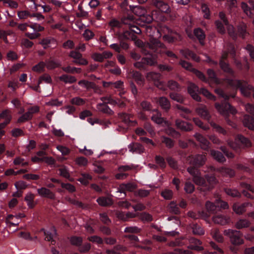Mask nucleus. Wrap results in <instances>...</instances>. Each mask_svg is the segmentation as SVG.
Masks as SVG:
<instances>
[{
    "label": "nucleus",
    "mask_w": 254,
    "mask_h": 254,
    "mask_svg": "<svg viewBox=\"0 0 254 254\" xmlns=\"http://www.w3.org/2000/svg\"><path fill=\"white\" fill-rule=\"evenodd\" d=\"M145 47L149 48L154 51H156L158 48H165V46L157 39L151 38L149 42L147 44Z\"/></svg>",
    "instance_id": "obj_17"
},
{
    "label": "nucleus",
    "mask_w": 254,
    "mask_h": 254,
    "mask_svg": "<svg viewBox=\"0 0 254 254\" xmlns=\"http://www.w3.org/2000/svg\"><path fill=\"white\" fill-rule=\"evenodd\" d=\"M220 65L222 69H223L225 72L229 73H232L233 70L232 69L229 67V65L228 64L224 62L223 61L220 60Z\"/></svg>",
    "instance_id": "obj_55"
},
{
    "label": "nucleus",
    "mask_w": 254,
    "mask_h": 254,
    "mask_svg": "<svg viewBox=\"0 0 254 254\" xmlns=\"http://www.w3.org/2000/svg\"><path fill=\"white\" fill-rule=\"evenodd\" d=\"M78 84L86 90L90 89H95L96 87V85L92 82L88 81L86 80H81L78 81Z\"/></svg>",
    "instance_id": "obj_31"
},
{
    "label": "nucleus",
    "mask_w": 254,
    "mask_h": 254,
    "mask_svg": "<svg viewBox=\"0 0 254 254\" xmlns=\"http://www.w3.org/2000/svg\"><path fill=\"white\" fill-rule=\"evenodd\" d=\"M195 111L198 115L203 119L209 121L211 116L205 106H201L196 109Z\"/></svg>",
    "instance_id": "obj_19"
},
{
    "label": "nucleus",
    "mask_w": 254,
    "mask_h": 254,
    "mask_svg": "<svg viewBox=\"0 0 254 254\" xmlns=\"http://www.w3.org/2000/svg\"><path fill=\"white\" fill-rule=\"evenodd\" d=\"M197 167L192 166L188 167L187 169L188 172L193 177V178L200 173L198 170L196 168Z\"/></svg>",
    "instance_id": "obj_64"
},
{
    "label": "nucleus",
    "mask_w": 254,
    "mask_h": 254,
    "mask_svg": "<svg viewBox=\"0 0 254 254\" xmlns=\"http://www.w3.org/2000/svg\"><path fill=\"white\" fill-rule=\"evenodd\" d=\"M192 232L194 235H202L204 234V231L199 225L194 224L191 227Z\"/></svg>",
    "instance_id": "obj_43"
},
{
    "label": "nucleus",
    "mask_w": 254,
    "mask_h": 254,
    "mask_svg": "<svg viewBox=\"0 0 254 254\" xmlns=\"http://www.w3.org/2000/svg\"><path fill=\"white\" fill-rule=\"evenodd\" d=\"M170 98L177 102L182 103L184 102V98L180 94L176 93H171L170 94Z\"/></svg>",
    "instance_id": "obj_53"
},
{
    "label": "nucleus",
    "mask_w": 254,
    "mask_h": 254,
    "mask_svg": "<svg viewBox=\"0 0 254 254\" xmlns=\"http://www.w3.org/2000/svg\"><path fill=\"white\" fill-rule=\"evenodd\" d=\"M46 66L49 69H52L60 66V64L54 61L49 60L46 61Z\"/></svg>",
    "instance_id": "obj_57"
},
{
    "label": "nucleus",
    "mask_w": 254,
    "mask_h": 254,
    "mask_svg": "<svg viewBox=\"0 0 254 254\" xmlns=\"http://www.w3.org/2000/svg\"><path fill=\"white\" fill-rule=\"evenodd\" d=\"M97 109L98 111L103 113L112 115L113 111L106 104L99 103L97 105Z\"/></svg>",
    "instance_id": "obj_29"
},
{
    "label": "nucleus",
    "mask_w": 254,
    "mask_h": 254,
    "mask_svg": "<svg viewBox=\"0 0 254 254\" xmlns=\"http://www.w3.org/2000/svg\"><path fill=\"white\" fill-rule=\"evenodd\" d=\"M173 192L169 189H165L161 192V195L165 199L170 200L173 197Z\"/></svg>",
    "instance_id": "obj_47"
},
{
    "label": "nucleus",
    "mask_w": 254,
    "mask_h": 254,
    "mask_svg": "<svg viewBox=\"0 0 254 254\" xmlns=\"http://www.w3.org/2000/svg\"><path fill=\"white\" fill-rule=\"evenodd\" d=\"M168 209L169 212L174 214H177L180 213L179 208L174 201H171L169 203Z\"/></svg>",
    "instance_id": "obj_45"
},
{
    "label": "nucleus",
    "mask_w": 254,
    "mask_h": 254,
    "mask_svg": "<svg viewBox=\"0 0 254 254\" xmlns=\"http://www.w3.org/2000/svg\"><path fill=\"white\" fill-rule=\"evenodd\" d=\"M194 34L199 40L200 44L203 45V40L205 38V35L202 30L200 28H196L194 30Z\"/></svg>",
    "instance_id": "obj_38"
},
{
    "label": "nucleus",
    "mask_w": 254,
    "mask_h": 254,
    "mask_svg": "<svg viewBox=\"0 0 254 254\" xmlns=\"http://www.w3.org/2000/svg\"><path fill=\"white\" fill-rule=\"evenodd\" d=\"M221 176L226 177H233L235 175V171L230 168L221 167L217 170Z\"/></svg>",
    "instance_id": "obj_20"
},
{
    "label": "nucleus",
    "mask_w": 254,
    "mask_h": 254,
    "mask_svg": "<svg viewBox=\"0 0 254 254\" xmlns=\"http://www.w3.org/2000/svg\"><path fill=\"white\" fill-rule=\"evenodd\" d=\"M97 202L102 206H109L113 204V199L109 197H100L97 199Z\"/></svg>",
    "instance_id": "obj_24"
},
{
    "label": "nucleus",
    "mask_w": 254,
    "mask_h": 254,
    "mask_svg": "<svg viewBox=\"0 0 254 254\" xmlns=\"http://www.w3.org/2000/svg\"><path fill=\"white\" fill-rule=\"evenodd\" d=\"M193 181L196 185L202 187H207L205 180L204 178L201 177L200 173L193 178Z\"/></svg>",
    "instance_id": "obj_37"
},
{
    "label": "nucleus",
    "mask_w": 254,
    "mask_h": 254,
    "mask_svg": "<svg viewBox=\"0 0 254 254\" xmlns=\"http://www.w3.org/2000/svg\"><path fill=\"white\" fill-rule=\"evenodd\" d=\"M224 234L228 236L232 244L235 246H239L244 243L242 239L243 235L240 231L232 229H227L224 231Z\"/></svg>",
    "instance_id": "obj_2"
},
{
    "label": "nucleus",
    "mask_w": 254,
    "mask_h": 254,
    "mask_svg": "<svg viewBox=\"0 0 254 254\" xmlns=\"http://www.w3.org/2000/svg\"><path fill=\"white\" fill-rule=\"evenodd\" d=\"M35 196V195L31 192L27 193L25 196L24 200L29 208H33L36 205L34 202Z\"/></svg>",
    "instance_id": "obj_25"
},
{
    "label": "nucleus",
    "mask_w": 254,
    "mask_h": 254,
    "mask_svg": "<svg viewBox=\"0 0 254 254\" xmlns=\"http://www.w3.org/2000/svg\"><path fill=\"white\" fill-rule=\"evenodd\" d=\"M180 53L185 58L191 59L196 62L199 61V58L188 49L181 50H180Z\"/></svg>",
    "instance_id": "obj_26"
},
{
    "label": "nucleus",
    "mask_w": 254,
    "mask_h": 254,
    "mask_svg": "<svg viewBox=\"0 0 254 254\" xmlns=\"http://www.w3.org/2000/svg\"><path fill=\"white\" fill-rule=\"evenodd\" d=\"M91 176L88 174H82L81 177L78 179V181L84 185H87L89 181L91 180Z\"/></svg>",
    "instance_id": "obj_48"
},
{
    "label": "nucleus",
    "mask_w": 254,
    "mask_h": 254,
    "mask_svg": "<svg viewBox=\"0 0 254 254\" xmlns=\"http://www.w3.org/2000/svg\"><path fill=\"white\" fill-rule=\"evenodd\" d=\"M32 13L28 10H22L17 12V16L20 19H25L29 17H32Z\"/></svg>",
    "instance_id": "obj_51"
},
{
    "label": "nucleus",
    "mask_w": 254,
    "mask_h": 254,
    "mask_svg": "<svg viewBox=\"0 0 254 254\" xmlns=\"http://www.w3.org/2000/svg\"><path fill=\"white\" fill-rule=\"evenodd\" d=\"M129 151L132 153H141L143 152L144 149L140 144L137 143H132L130 144L128 146Z\"/></svg>",
    "instance_id": "obj_23"
},
{
    "label": "nucleus",
    "mask_w": 254,
    "mask_h": 254,
    "mask_svg": "<svg viewBox=\"0 0 254 254\" xmlns=\"http://www.w3.org/2000/svg\"><path fill=\"white\" fill-rule=\"evenodd\" d=\"M228 144L235 150H237L241 147H250L252 146L251 141L247 138L241 135H238L234 142L228 141Z\"/></svg>",
    "instance_id": "obj_3"
},
{
    "label": "nucleus",
    "mask_w": 254,
    "mask_h": 254,
    "mask_svg": "<svg viewBox=\"0 0 254 254\" xmlns=\"http://www.w3.org/2000/svg\"><path fill=\"white\" fill-rule=\"evenodd\" d=\"M167 87L172 90H178L180 88L179 84L176 81L173 80L168 81Z\"/></svg>",
    "instance_id": "obj_52"
},
{
    "label": "nucleus",
    "mask_w": 254,
    "mask_h": 254,
    "mask_svg": "<svg viewBox=\"0 0 254 254\" xmlns=\"http://www.w3.org/2000/svg\"><path fill=\"white\" fill-rule=\"evenodd\" d=\"M244 126L250 129L254 130V119L249 115H245L243 119Z\"/></svg>",
    "instance_id": "obj_27"
},
{
    "label": "nucleus",
    "mask_w": 254,
    "mask_h": 254,
    "mask_svg": "<svg viewBox=\"0 0 254 254\" xmlns=\"http://www.w3.org/2000/svg\"><path fill=\"white\" fill-rule=\"evenodd\" d=\"M250 225L249 221L246 219H240L237 222L235 227L237 229H241L244 228L248 227Z\"/></svg>",
    "instance_id": "obj_40"
},
{
    "label": "nucleus",
    "mask_w": 254,
    "mask_h": 254,
    "mask_svg": "<svg viewBox=\"0 0 254 254\" xmlns=\"http://www.w3.org/2000/svg\"><path fill=\"white\" fill-rule=\"evenodd\" d=\"M175 125L178 129L185 131H190L193 128L191 124L180 119H177L175 121Z\"/></svg>",
    "instance_id": "obj_12"
},
{
    "label": "nucleus",
    "mask_w": 254,
    "mask_h": 254,
    "mask_svg": "<svg viewBox=\"0 0 254 254\" xmlns=\"http://www.w3.org/2000/svg\"><path fill=\"white\" fill-rule=\"evenodd\" d=\"M252 204L250 203H245L241 205L239 204H234L233 206V210L238 214H242L245 212L246 208L249 206H252Z\"/></svg>",
    "instance_id": "obj_22"
},
{
    "label": "nucleus",
    "mask_w": 254,
    "mask_h": 254,
    "mask_svg": "<svg viewBox=\"0 0 254 254\" xmlns=\"http://www.w3.org/2000/svg\"><path fill=\"white\" fill-rule=\"evenodd\" d=\"M212 221L216 224L225 225L229 223L230 218L229 216L222 214H216L212 218Z\"/></svg>",
    "instance_id": "obj_10"
},
{
    "label": "nucleus",
    "mask_w": 254,
    "mask_h": 254,
    "mask_svg": "<svg viewBox=\"0 0 254 254\" xmlns=\"http://www.w3.org/2000/svg\"><path fill=\"white\" fill-rule=\"evenodd\" d=\"M157 64V61L155 57L150 58H143L140 61H137L133 64V66L139 69L145 68L146 65H154Z\"/></svg>",
    "instance_id": "obj_8"
},
{
    "label": "nucleus",
    "mask_w": 254,
    "mask_h": 254,
    "mask_svg": "<svg viewBox=\"0 0 254 254\" xmlns=\"http://www.w3.org/2000/svg\"><path fill=\"white\" fill-rule=\"evenodd\" d=\"M32 118L31 114H30V112H27L18 118L17 122L19 123H23L30 120Z\"/></svg>",
    "instance_id": "obj_63"
},
{
    "label": "nucleus",
    "mask_w": 254,
    "mask_h": 254,
    "mask_svg": "<svg viewBox=\"0 0 254 254\" xmlns=\"http://www.w3.org/2000/svg\"><path fill=\"white\" fill-rule=\"evenodd\" d=\"M42 81L47 83H50L52 82V78L49 74H45L39 77L38 84H40Z\"/></svg>",
    "instance_id": "obj_56"
},
{
    "label": "nucleus",
    "mask_w": 254,
    "mask_h": 254,
    "mask_svg": "<svg viewBox=\"0 0 254 254\" xmlns=\"http://www.w3.org/2000/svg\"><path fill=\"white\" fill-rule=\"evenodd\" d=\"M205 207L207 211L211 213H214L216 211V208L218 206L216 202L215 203H213L209 201H207L205 203Z\"/></svg>",
    "instance_id": "obj_46"
},
{
    "label": "nucleus",
    "mask_w": 254,
    "mask_h": 254,
    "mask_svg": "<svg viewBox=\"0 0 254 254\" xmlns=\"http://www.w3.org/2000/svg\"><path fill=\"white\" fill-rule=\"evenodd\" d=\"M152 3L162 12L168 13L171 12V8L168 3L162 0H152Z\"/></svg>",
    "instance_id": "obj_9"
},
{
    "label": "nucleus",
    "mask_w": 254,
    "mask_h": 254,
    "mask_svg": "<svg viewBox=\"0 0 254 254\" xmlns=\"http://www.w3.org/2000/svg\"><path fill=\"white\" fill-rule=\"evenodd\" d=\"M13 164L15 165H20L21 166H25L28 165V163L25 161L24 158L21 157H16L13 160Z\"/></svg>",
    "instance_id": "obj_58"
},
{
    "label": "nucleus",
    "mask_w": 254,
    "mask_h": 254,
    "mask_svg": "<svg viewBox=\"0 0 254 254\" xmlns=\"http://www.w3.org/2000/svg\"><path fill=\"white\" fill-rule=\"evenodd\" d=\"M228 83L233 87L239 88L242 94L245 97H250L254 93V87L244 80L229 79Z\"/></svg>",
    "instance_id": "obj_1"
},
{
    "label": "nucleus",
    "mask_w": 254,
    "mask_h": 254,
    "mask_svg": "<svg viewBox=\"0 0 254 254\" xmlns=\"http://www.w3.org/2000/svg\"><path fill=\"white\" fill-rule=\"evenodd\" d=\"M60 80L64 82L65 83L71 84L76 81V78L75 76L68 75L67 74H63L59 77Z\"/></svg>",
    "instance_id": "obj_34"
},
{
    "label": "nucleus",
    "mask_w": 254,
    "mask_h": 254,
    "mask_svg": "<svg viewBox=\"0 0 254 254\" xmlns=\"http://www.w3.org/2000/svg\"><path fill=\"white\" fill-rule=\"evenodd\" d=\"M194 137L199 142L201 148L203 150H207L209 148V141L201 134L199 133H195Z\"/></svg>",
    "instance_id": "obj_18"
},
{
    "label": "nucleus",
    "mask_w": 254,
    "mask_h": 254,
    "mask_svg": "<svg viewBox=\"0 0 254 254\" xmlns=\"http://www.w3.org/2000/svg\"><path fill=\"white\" fill-rule=\"evenodd\" d=\"M175 107L177 109H178L182 112V113L180 114L181 116H182L184 118L188 119V118H187L186 115H188V114H190L191 113V111L190 109H189L186 107H184L183 106H182L180 105H178V104L176 105Z\"/></svg>",
    "instance_id": "obj_41"
},
{
    "label": "nucleus",
    "mask_w": 254,
    "mask_h": 254,
    "mask_svg": "<svg viewBox=\"0 0 254 254\" xmlns=\"http://www.w3.org/2000/svg\"><path fill=\"white\" fill-rule=\"evenodd\" d=\"M200 92L204 96H205L208 99L213 101H215L216 100V97L212 95L207 90L204 88H201Z\"/></svg>",
    "instance_id": "obj_59"
},
{
    "label": "nucleus",
    "mask_w": 254,
    "mask_h": 254,
    "mask_svg": "<svg viewBox=\"0 0 254 254\" xmlns=\"http://www.w3.org/2000/svg\"><path fill=\"white\" fill-rule=\"evenodd\" d=\"M70 103L73 105L81 106L85 103V101L84 100V99L80 97H77L71 99L70 100Z\"/></svg>",
    "instance_id": "obj_61"
},
{
    "label": "nucleus",
    "mask_w": 254,
    "mask_h": 254,
    "mask_svg": "<svg viewBox=\"0 0 254 254\" xmlns=\"http://www.w3.org/2000/svg\"><path fill=\"white\" fill-rule=\"evenodd\" d=\"M39 43L42 45L44 49L50 47L55 48L57 45L56 40L51 37L44 38Z\"/></svg>",
    "instance_id": "obj_16"
},
{
    "label": "nucleus",
    "mask_w": 254,
    "mask_h": 254,
    "mask_svg": "<svg viewBox=\"0 0 254 254\" xmlns=\"http://www.w3.org/2000/svg\"><path fill=\"white\" fill-rule=\"evenodd\" d=\"M122 22L123 24L127 25L129 28L135 22V19L132 15L125 16L122 19Z\"/></svg>",
    "instance_id": "obj_35"
},
{
    "label": "nucleus",
    "mask_w": 254,
    "mask_h": 254,
    "mask_svg": "<svg viewBox=\"0 0 254 254\" xmlns=\"http://www.w3.org/2000/svg\"><path fill=\"white\" fill-rule=\"evenodd\" d=\"M215 107L217 111L226 119L228 118L229 112L232 114H235L237 113L236 109L227 103H224L221 104L216 103Z\"/></svg>",
    "instance_id": "obj_5"
},
{
    "label": "nucleus",
    "mask_w": 254,
    "mask_h": 254,
    "mask_svg": "<svg viewBox=\"0 0 254 254\" xmlns=\"http://www.w3.org/2000/svg\"><path fill=\"white\" fill-rule=\"evenodd\" d=\"M157 102L162 109L168 110L170 108L171 105L167 98L165 97H160Z\"/></svg>",
    "instance_id": "obj_32"
},
{
    "label": "nucleus",
    "mask_w": 254,
    "mask_h": 254,
    "mask_svg": "<svg viewBox=\"0 0 254 254\" xmlns=\"http://www.w3.org/2000/svg\"><path fill=\"white\" fill-rule=\"evenodd\" d=\"M46 64L43 62H40L32 67V70L35 72H40L43 71Z\"/></svg>",
    "instance_id": "obj_62"
},
{
    "label": "nucleus",
    "mask_w": 254,
    "mask_h": 254,
    "mask_svg": "<svg viewBox=\"0 0 254 254\" xmlns=\"http://www.w3.org/2000/svg\"><path fill=\"white\" fill-rule=\"evenodd\" d=\"M211 235L212 238L219 243L223 242L224 239L222 235L220 233L218 229H214L212 230Z\"/></svg>",
    "instance_id": "obj_39"
},
{
    "label": "nucleus",
    "mask_w": 254,
    "mask_h": 254,
    "mask_svg": "<svg viewBox=\"0 0 254 254\" xmlns=\"http://www.w3.org/2000/svg\"><path fill=\"white\" fill-rule=\"evenodd\" d=\"M154 114L152 116V120L158 124H162L164 122V120L161 117V114L157 110H153Z\"/></svg>",
    "instance_id": "obj_36"
},
{
    "label": "nucleus",
    "mask_w": 254,
    "mask_h": 254,
    "mask_svg": "<svg viewBox=\"0 0 254 254\" xmlns=\"http://www.w3.org/2000/svg\"><path fill=\"white\" fill-rule=\"evenodd\" d=\"M25 215L23 213H20L15 216L9 215L6 219V222L10 226H16L20 223V219L21 218L25 217Z\"/></svg>",
    "instance_id": "obj_11"
},
{
    "label": "nucleus",
    "mask_w": 254,
    "mask_h": 254,
    "mask_svg": "<svg viewBox=\"0 0 254 254\" xmlns=\"http://www.w3.org/2000/svg\"><path fill=\"white\" fill-rule=\"evenodd\" d=\"M189 94L196 101H200V97L198 94V87L193 83H190L188 88Z\"/></svg>",
    "instance_id": "obj_15"
},
{
    "label": "nucleus",
    "mask_w": 254,
    "mask_h": 254,
    "mask_svg": "<svg viewBox=\"0 0 254 254\" xmlns=\"http://www.w3.org/2000/svg\"><path fill=\"white\" fill-rule=\"evenodd\" d=\"M137 188V186L135 183H128L127 184H121L118 189L117 192L124 193L125 194L126 191H132Z\"/></svg>",
    "instance_id": "obj_13"
},
{
    "label": "nucleus",
    "mask_w": 254,
    "mask_h": 254,
    "mask_svg": "<svg viewBox=\"0 0 254 254\" xmlns=\"http://www.w3.org/2000/svg\"><path fill=\"white\" fill-rule=\"evenodd\" d=\"M129 7L132 12L140 17L142 21L148 23L152 21V16L149 14H146V10L144 7L140 6H133L131 5Z\"/></svg>",
    "instance_id": "obj_6"
},
{
    "label": "nucleus",
    "mask_w": 254,
    "mask_h": 254,
    "mask_svg": "<svg viewBox=\"0 0 254 254\" xmlns=\"http://www.w3.org/2000/svg\"><path fill=\"white\" fill-rule=\"evenodd\" d=\"M103 86L105 88L113 86L117 89H122L124 86V82L121 80L115 82L103 81Z\"/></svg>",
    "instance_id": "obj_30"
},
{
    "label": "nucleus",
    "mask_w": 254,
    "mask_h": 254,
    "mask_svg": "<svg viewBox=\"0 0 254 254\" xmlns=\"http://www.w3.org/2000/svg\"><path fill=\"white\" fill-rule=\"evenodd\" d=\"M146 78L148 81L153 82L154 85L160 90L165 91L167 89L165 83L161 81L162 75L159 73L149 72L146 74Z\"/></svg>",
    "instance_id": "obj_4"
},
{
    "label": "nucleus",
    "mask_w": 254,
    "mask_h": 254,
    "mask_svg": "<svg viewBox=\"0 0 254 254\" xmlns=\"http://www.w3.org/2000/svg\"><path fill=\"white\" fill-rule=\"evenodd\" d=\"M41 232H43L45 236V239L48 241H51V244L54 245L56 243L55 241L53 239L54 235L49 231H46L44 229H42Z\"/></svg>",
    "instance_id": "obj_44"
},
{
    "label": "nucleus",
    "mask_w": 254,
    "mask_h": 254,
    "mask_svg": "<svg viewBox=\"0 0 254 254\" xmlns=\"http://www.w3.org/2000/svg\"><path fill=\"white\" fill-rule=\"evenodd\" d=\"M206 160L205 154H197L188 157L187 162L190 165L195 167H200L203 165Z\"/></svg>",
    "instance_id": "obj_7"
},
{
    "label": "nucleus",
    "mask_w": 254,
    "mask_h": 254,
    "mask_svg": "<svg viewBox=\"0 0 254 254\" xmlns=\"http://www.w3.org/2000/svg\"><path fill=\"white\" fill-rule=\"evenodd\" d=\"M130 73L131 74L132 78L134 79L137 84L140 85L143 84L144 79L139 72L133 70L130 72Z\"/></svg>",
    "instance_id": "obj_33"
},
{
    "label": "nucleus",
    "mask_w": 254,
    "mask_h": 254,
    "mask_svg": "<svg viewBox=\"0 0 254 254\" xmlns=\"http://www.w3.org/2000/svg\"><path fill=\"white\" fill-rule=\"evenodd\" d=\"M75 163L79 166H85L88 164V160L82 156L77 157L75 159Z\"/></svg>",
    "instance_id": "obj_50"
},
{
    "label": "nucleus",
    "mask_w": 254,
    "mask_h": 254,
    "mask_svg": "<svg viewBox=\"0 0 254 254\" xmlns=\"http://www.w3.org/2000/svg\"><path fill=\"white\" fill-rule=\"evenodd\" d=\"M210 155L215 160L219 162L223 163L226 160L223 155L218 151L211 150Z\"/></svg>",
    "instance_id": "obj_28"
},
{
    "label": "nucleus",
    "mask_w": 254,
    "mask_h": 254,
    "mask_svg": "<svg viewBox=\"0 0 254 254\" xmlns=\"http://www.w3.org/2000/svg\"><path fill=\"white\" fill-rule=\"evenodd\" d=\"M215 92L221 97L224 98L225 100H228L230 97H234L235 95H228L224 93L223 90L220 88L215 89Z\"/></svg>",
    "instance_id": "obj_54"
},
{
    "label": "nucleus",
    "mask_w": 254,
    "mask_h": 254,
    "mask_svg": "<svg viewBox=\"0 0 254 254\" xmlns=\"http://www.w3.org/2000/svg\"><path fill=\"white\" fill-rule=\"evenodd\" d=\"M62 69L66 73L73 74L74 73H79L81 72V69L75 67H71L67 66L66 67H62Z\"/></svg>",
    "instance_id": "obj_42"
},
{
    "label": "nucleus",
    "mask_w": 254,
    "mask_h": 254,
    "mask_svg": "<svg viewBox=\"0 0 254 254\" xmlns=\"http://www.w3.org/2000/svg\"><path fill=\"white\" fill-rule=\"evenodd\" d=\"M0 117L1 119H5V121H8V120H9V123L11 119L10 111L8 110H5L2 112L0 114Z\"/></svg>",
    "instance_id": "obj_60"
},
{
    "label": "nucleus",
    "mask_w": 254,
    "mask_h": 254,
    "mask_svg": "<svg viewBox=\"0 0 254 254\" xmlns=\"http://www.w3.org/2000/svg\"><path fill=\"white\" fill-rule=\"evenodd\" d=\"M190 243L191 245L188 247L189 249L197 251H200L203 250L202 247L199 246V245L201 244V242L199 240L191 238L190 239Z\"/></svg>",
    "instance_id": "obj_21"
},
{
    "label": "nucleus",
    "mask_w": 254,
    "mask_h": 254,
    "mask_svg": "<svg viewBox=\"0 0 254 254\" xmlns=\"http://www.w3.org/2000/svg\"><path fill=\"white\" fill-rule=\"evenodd\" d=\"M38 194L41 197H47L51 199H55V194L49 189L42 187L37 190Z\"/></svg>",
    "instance_id": "obj_14"
},
{
    "label": "nucleus",
    "mask_w": 254,
    "mask_h": 254,
    "mask_svg": "<svg viewBox=\"0 0 254 254\" xmlns=\"http://www.w3.org/2000/svg\"><path fill=\"white\" fill-rule=\"evenodd\" d=\"M205 178L207 180V183L210 186V187H207V189H210L212 186L216 184L217 182L215 177L213 175H206L205 176Z\"/></svg>",
    "instance_id": "obj_49"
}]
</instances>
